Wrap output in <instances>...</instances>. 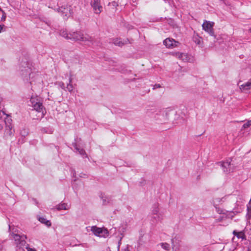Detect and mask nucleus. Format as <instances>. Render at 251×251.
<instances>
[{
    "label": "nucleus",
    "instance_id": "obj_1",
    "mask_svg": "<svg viewBox=\"0 0 251 251\" xmlns=\"http://www.w3.org/2000/svg\"><path fill=\"white\" fill-rule=\"evenodd\" d=\"M8 226L9 230L12 232V239L14 240L17 248L24 251L25 247L27 244L25 241V239L27 238L26 236L25 235H20L18 234V230L14 227V225L9 224Z\"/></svg>",
    "mask_w": 251,
    "mask_h": 251
},
{
    "label": "nucleus",
    "instance_id": "obj_2",
    "mask_svg": "<svg viewBox=\"0 0 251 251\" xmlns=\"http://www.w3.org/2000/svg\"><path fill=\"white\" fill-rule=\"evenodd\" d=\"M30 83L32 88L34 89L42 88L43 85V81L41 76L35 73H31L29 74Z\"/></svg>",
    "mask_w": 251,
    "mask_h": 251
},
{
    "label": "nucleus",
    "instance_id": "obj_3",
    "mask_svg": "<svg viewBox=\"0 0 251 251\" xmlns=\"http://www.w3.org/2000/svg\"><path fill=\"white\" fill-rule=\"evenodd\" d=\"M70 39L76 41L89 42L92 43L93 39L92 37L88 35H84L80 31L70 32Z\"/></svg>",
    "mask_w": 251,
    "mask_h": 251
},
{
    "label": "nucleus",
    "instance_id": "obj_4",
    "mask_svg": "<svg viewBox=\"0 0 251 251\" xmlns=\"http://www.w3.org/2000/svg\"><path fill=\"white\" fill-rule=\"evenodd\" d=\"M153 118L155 120L158 121L160 122L165 123L168 120V114L167 109L163 108L159 109L156 111Z\"/></svg>",
    "mask_w": 251,
    "mask_h": 251
},
{
    "label": "nucleus",
    "instance_id": "obj_5",
    "mask_svg": "<svg viewBox=\"0 0 251 251\" xmlns=\"http://www.w3.org/2000/svg\"><path fill=\"white\" fill-rule=\"evenodd\" d=\"M91 230L94 235L100 237H106L108 235V230L105 228L93 226L91 227Z\"/></svg>",
    "mask_w": 251,
    "mask_h": 251
},
{
    "label": "nucleus",
    "instance_id": "obj_6",
    "mask_svg": "<svg viewBox=\"0 0 251 251\" xmlns=\"http://www.w3.org/2000/svg\"><path fill=\"white\" fill-rule=\"evenodd\" d=\"M29 105L38 112H41L43 108L42 103L39 101L37 96H32L31 97Z\"/></svg>",
    "mask_w": 251,
    "mask_h": 251
},
{
    "label": "nucleus",
    "instance_id": "obj_7",
    "mask_svg": "<svg viewBox=\"0 0 251 251\" xmlns=\"http://www.w3.org/2000/svg\"><path fill=\"white\" fill-rule=\"evenodd\" d=\"M214 25L213 22L204 20L202 25V29L207 32L210 36L215 37L213 29Z\"/></svg>",
    "mask_w": 251,
    "mask_h": 251
},
{
    "label": "nucleus",
    "instance_id": "obj_8",
    "mask_svg": "<svg viewBox=\"0 0 251 251\" xmlns=\"http://www.w3.org/2000/svg\"><path fill=\"white\" fill-rule=\"evenodd\" d=\"M91 5L95 13L100 14L102 11L100 0H91Z\"/></svg>",
    "mask_w": 251,
    "mask_h": 251
},
{
    "label": "nucleus",
    "instance_id": "obj_9",
    "mask_svg": "<svg viewBox=\"0 0 251 251\" xmlns=\"http://www.w3.org/2000/svg\"><path fill=\"white\" fill-rule=\"evenodd\" d=\"M163 44L169 49H173L177 47L180 45L179 42L171 38H168L164 40Z\"/></svg>",
    "mask_w": 251,
    "mask_h": 251
},
{
    "label": "nucleus",
    "instance_id": "obj_10",
    "mask_svg": "<svg viewBox=\"0 0 251 251\" xmlns=\"http://www.w3.org/2000/svg\"><path fill=\"white\" fill-rule=\"evenodd\" d=\"M225 199H226L225 197H223L222 198H215L212 201L213 204L214 206V207L216 208L217 212H218L219 213H221L222 212H223V210L220 209L219 207H217V206L219 204H221L222 202H224Z\"/></svg>",
    "mask_w": 251,
    "mask_h": 251
},
{
    "label": "nucleus",
    "instance_id": "obj_11",
    "mask_svg": "<svg viewBox=\"0 0 251 251\" xmlns=\"http://www.w3.org/2000/svg\"><path fill=\"white\" fill-rule=\"evenodd\" d=\"M57 11L59 13L63 18L67 17L70 15V10L69 7H60L57 9Z\"/></svg>",
    "mask_w": 251,
    "mask_h": 251
},
{
    "label": "nucleus",
    "instance_id": "obj_12",
    "mask_svg": "<svg viewBox=\"0 0 251 251\" xmlns=\"http://www.w3.org/2000/svg\"><path fill=\"white\" fill-rule=\"evenodd\" d=\"M173 55L183 61H188L189 60V56L186 53L175 52L173 53Z\"/></svg>",
    "mask_w": 251,
    "mask_h": 251
},
{
    "label": "nucleus",
    "instance_id": "obj_13",
    "mask_svg": "<svg viewBox=\"0 0 251 251\" xmlns=\"http://www.w3.org/2000/svg\"><path fill=\"white\" fill-rule=\"evenodd\" d=\"M220 214H223L222 218L232 219L234 216V213L233 212L225 211V210H223V211Z\"/></svg>",
    "mask_w": 251,
    "mask_h": 251
},
{
    "label": "nucleus",
    "instance_id": "obj_14",
    "mask_svg": "<svg viewBox=\"0 0 251 251\" xmlns=\"http://www.w3.org/2000/svg\"><path fill=\"white\" fill-rule=\"evenodd\" d=\"M223 170L226 173H228L230 171V163L228 161H226L221 163Z\"/></svg>",
    "mask_w": 251,
    "mask_h": 251
},
{
    "label": "nucleus",
    "instance_id": "obj_15",
    "mask_svg": "<svg viewBox=\"0 0 251 251\" xmlns=\"http://www.w3.org/2000/svg\"><path fill=\"white\" fill-rule=\"evenodd\" d=\"M251 88V80H250L247 82L241 85L240 87V89L242 91H245L246 90H250Z\"/></svg>",
    "mask_w": 251,
    "mask_h": 251
},
{
    "label": "nucleus",
    "instance_id": "obj_16",
    "mask_svg": "<svg viewBox=\"0 0 251 251\" xmlns=\"http://www.w3.org/2000/svg\"><path fill=\"white\" fill-rule=\"evenodd\" d=\"M14 132V129L13 128L12 126H6V128L5 130V134L7 136H11Z\"/></svg>",
    "mask_w": 251,
    "mask_h": 251
},
{
    "label": "nucleus",
    "instance_id": "obj_17",
    "mask_svg": "<svg viewBox=\"0 0 251 251\" xmlns=\"http://www.w3.org/2000/svg\"><path fill=\"white\" fill-rule=\"evenodd\" d=\"M5 116V113L3 111L0 110V130H1L3 128Z\"/></svg>",
    "mask_w": 251,
    "mask_h": 251
},
{
    "label": "nucleus",
    "instance_id": "obj_18",
    "mask_svg": "<svg viewBox=\"0 0 251 251\" xmlns=\"http://www.w3.org/2000/svg\"><path fill=\"white\" fill-rule=\"evenodd\" d=\"M233 234L236 236L238 239H245V235L243 231L237 232L236 230H234Z\"/></svg>",
    "mask_w": 251,
    "mask_h": 251
},
{
    "label": "nucleus",
    "instance_id": "obj_19",
    "mask_svg": "<svg viewBox=\"0 0 251 251\" xmlns=\"http://www.w3.org/2000/svg\"><path fill=\"white\" fill-rule=\"evenodd\" d=\"M128 40L125 41L124 42H123L122 41L120 40V39H116L114 40L113 43L117 46H122L126 44L128 42Z\"/></svg>",
    "mask_w": 251,
    "mask_h": 251
},
{
    "label": "nucleus",
    "instance_id": "obj_20",
    "mask_svg": "<svg viewBox=\"0 0 251 251\" xmlns=\"http://www.w3.org/2000/svg\"><path fill=\"white\" fill-rule=\"evenodd\" d=\"M56 209L58 210L68 209H69V206L66 203H61L57 205Z\"/></svg>",
    "mask_w": 251,
    "mask_h": 251
},
{
    "label": "nucleus",
    "instance_id": "obj_21",
    "mask_svg": "<svg viewBox=\"0 0 251 251\" xmlns=\"http://www.w3.org/2000/svg\"><path fill=\"white\" fill-rule=\"evenodd\" d=\"M60 35L66 39H70V33H68L66 30H61L60 32Z\"/></svg>",
    "mask_w": 251,
    "mask_h": 251
},
{
    "label": "nucleus",
    "instance_id": "obj_22",
    "mask_svg": "<svg viewBox=\"0 0 251 251\" xmlns=\"http://www.w3.org/2000/svg\"><path fill=\"white\" fill-rule=\"evenodd\" d=\"M193 41L197 44H200L201 43V38L198 35H194L193 36Z\"/></svg>",
    "mask_w": 251,
    "mask_h": 251
},
{
    "label": "nucleus",
    "instance_id": "obj_23",
    "mask_svg": "<svg viewBox=\"0 0 251 251\" xmlns=\"http://www.w3.org/2000/svg\"><path fill=\"white\" fill-rule=\"evenodd\" d=\"M71 82H72V78L70 77L69 78V84H68L66 87L67 89L69 92H72L74 90V87L72 85V84H71Z\"/></svg>",
    "mask_w": 251,
    "mask_h": 251
},
{
    "label": "nucleus",
    "instance_id": "obj_24",
    "mask_svg": "<svg viewBox=\"0 0 251 251\" xmlns=\"http://www.w3.org/2000/svg\"><path fill=\"white\" fill-rule=\"evenodd\" d=\"M161 247L165 250L166 251H169L170 249V245L168 243H161Z\"/></svg>",
    "mask_w": 251,
    "mask_h": 251
},
{
    "label": "nucleus",
    "instance_id": "obj_25",
    "mask_svg": "<svg viewBox=\"0 0 251 251\" xmlns=\"http://www.w3.org/2000/svg\"><path fill=\"white\" fill-rule=\"evenodd\" d=\"M40 221L43 224L45 225L47 227H50L51 225L50 221Z\"/></svg>",
    "mask_w": 251,
    "mask_h": 251
},
{
    "label": "nucleus",
    "instance_id": "obj_26",
    "mask_svg": "<svg viewBox=\"0 0 251 251\" xmlns=\"http://www.w3.org/2000/svg\"><path fill=\"white\" fill-rule=\"evenodd\" d=\"M101 198L102 200V202L103 204H106L107 203H108V199L106 197L102 196Z\"/></svg>",
    "mask_w": 251,
    "mask_h": 251
},
{
    "label": "nucleus",
    "instance_id": "obj_27",
    "mask_svg": "<svg viewBox=\"0 0 251 251\" xmlns=\"http://www.w3.org/2000/svg\"><path fill=\"white\" fill-rule=\"evenodd\" d=\"M250 126H251V120L245 123L243 126V127L244 128H246L249 127Z\"/></svg>",
    "mask_w": 251,
    "mask_h": 251
},
{
    "label": "nucleus",
    "instance_id": "obj_28",
    "mask_svg": "<svg viewBox=\"0 0 251 251\" xmlns=\"http://www.w3.org/2000/svg\"><path fill=\"white\" fill-rule=\"evenodd\" d=\"M2 13V16L1 18V21L2 22H4L5 21V19H6V13L3 10L1 11Z\"/></svg>",
    "mask_w": 251,
    "mask_h": 251
},
{
    "label": "nucleus",
    "instance_id": "obj_29",
    "mask_svg": "<svg viewBox=\"0 0 251 251\" xmlns=\"http://www.w3.org/2000/svg\"><path fill=\"white\" fill-rule=\"evenodd\" d=\"M75 149L78 151L79 152V153L81 154V155H84L85 154V151L83 149H79L77 147H75Z\"/></svg>",
    "mask_w": 251,
    "mask_h": 251
},
{
    "label": "nucleus",
    "instance_id": "obj_30",
    "mask_svg": "<svg viewBox=\"0 0 251 251\" xmlns=\"http://www.w3.org/2000/svg\"><path fill=\"white\" fill-rule=\"evenodd\" d=\"M25 249L27 250V251H36L34 249H31L28 247L27 244L26 245V246L25 247Z\"/></svg>",
    "mask_w": 251,
    "mask_h": 251
},
{
    "label": "nucleus",
    "instance_id": "obj_31",
    "mask_svg": "<svg viewBox=\"0 0 251 251\" xmlns=\"http://www.w3.org/2000/svg\"><path fill=\"white\" fill-rule=\"evenodd\" d=\"M248 215L250 220H251V209L250 210L249 208H248Z\"/></svg>",
    "mask_w": 251,
    "mask_h": 251
},
{
    "label": "nucleus",
    "instance_id": "obj_32",
    "mask_svg": "<svg viewBox=\"0 0 251 251\" xmlns=\"http://www.w3.org/2000/svg\"><path fill=\"white\" fill-rule=\"evenodd\" d=\"M160 87H161V86H160V84H155V85H154L153 86V89L155 90V89L158 88H160Z\"/></svg>",
    "mask_w": 251,
    "mask_h": 251
},
{
    "label": "nucleus",
    "instance_id": "obj_33",
    "mask_svg": "<svg viewBox=\"0 0 251 251\" xmlns=\"http://www.w3.org/2000/svg\"><path fill=\"white\" fill-rule=\"evenodd\" d=\"M158 211V209L157 207H156L155 209L153 210L154 214H156Z\"/></svg>",
    "mask_w": 251,
    "mask_h": 251
},
{
    "label": "nucleus",
    "instance_id": "obj_34",
    "mask_svg": "<svg viewBox=\"0 0 251 251\" xmlns=\"http://www.w3.org/2000/svg\"><path fill=\"white\" fill-rule=\"evenodd\" d=\"M4 27V25H0V32L2 30L3 28Z\"/></svg>",
    "mask_w": 251,
    "mask_h": 251
},
{
    "label": "nucleus",
    "instance_id": "obj_35",
    "mask_svg": "<svg viewBox=\"0 0 251 251\" xmlns=\"http://www.w3.org/2000/svg\"><path fill=\"white\" fill-rule=\"evenodd\" d=\"M0 251H3V249L2 246H0Z\"/></svg>",
    "mask_w": 251,
    "mask_h": 251
},
{
    "label": "nucleus",
    "instance_id": "obj_36",
    "mask_svg": "<svg viewBox=\"0 0 251 251\" xmlns=\"http://www.w3.org/2000/svg\"><path fill=\"white\" fill-rule=\"evenodd\" d=\"M38 220H45V219L44 218H39Z\"/></svg>",
    "mask_w": 251,
    "mask_h": 251
},
{
    "label": "nucleus",
    "instance_id": "obj_37",
    "mask_svg": "<svg viewBox=\"0 0 251 251\" xmlns=\"http://www.w3.org/2000/svg\"><path fill=\"white\" fill-rule=\"evenodd\" d=\"M64 84H63V83H62V86H61V87H62V88H63V87H64Z\"/></svg>",
    "mask_w": 251,
    "mask_h": 251
},
{
    "label": "nucleus",
    "instance_id": "obj_38",
    "mask_svg": "<svg viewBox=\"0 0 251 251\" xmlns=\"http://www.w3.org/2000/svg\"><path fill=\"white\" fill-rule=\"evenodd\" d=\"M172 243H173V242H174V239H172Z\"/></svg>",
    "mask_w": 251,
    "mask_h": 251
}]
</instances>
